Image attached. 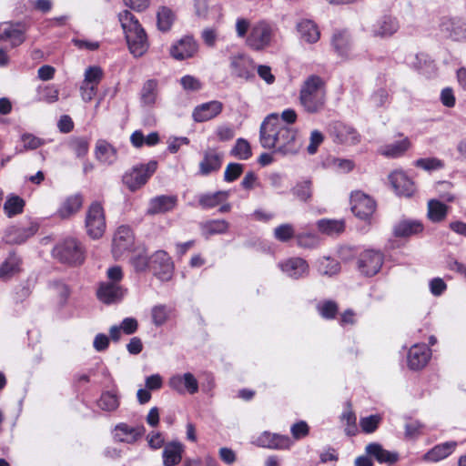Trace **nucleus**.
Listing matches in <instances>:
<instances>
[{
  "instance_id": "32",
  "label": "nucleus",
  "mask_w": 466,
  "mask_h": 466,
  "mask_svg": "<svg viewBox=\"0 0 466 466\" xmlns=\"http://www.w3.org/2000/svg\"><path fill=\"white\" fill-rule=\"evenodd\" d=\"M95 153L96 159L106 165H111L116 159V148L103 139L96 142Z\"/></svg>"
},
{
  "instance_id": "48",
  "label": "nucleus",
  "mask_w": 466,
  "mask_h": 466,
  "mask_svg": "<svg viewBox=\"0 0 466 466\" xmlns=\"http://www.w3.org/2000/svg\"><path fill=\"white\" fill-rule=\"evenodd\" d=\"M450 36L455 41H466V21L452 19L450 23Z\"/></svg>"
},
{
  "instance_id": "22",
  "label": "nucleus",
  "mask_w": 466,
  "mask_h": 466,
  "mask_svg": "<svg viewBox=\"0 0 466 466\" xmlns=\"http://www.w3.org/2000/svg\"><path fill=\"white\" fill-rule=\"evenodd\" d=\"M223 161V154L215 148H208L204 151L203 158L199 162V174L208 176L211 173L218 172Z\"/></svg>"
},
{
  "instance_id": "60",
  "label": "nucleus",
  "mask_w": 466,
  "mask_h": 466,
  "mask_svg": "<svg viewBox=\"0 0 466 466\" xmlns=\"http://www.w3.org/2000/svg\"><path fill=\"white\" fill-rule=\"evenodd\" d=\"M252 27L250 21L244 17H238L236 20L235 29L238 38H247L250 28Z\"/></svg>"
},
{
  "instance_id": "39",
  "label": "nucleus",
  "mask_w": 466,
  "mask_h": 466,
  "mask_svg": "<svg viewBox=\"0 0 466 466\" xmlns=\"http://www.w3.org/2000/svg\"><path fill=\"white\" fill-rule=\"evenodd\" d=\"M21 258L15 253L9 254L0 267V278L7 279L20 270Z\"/></svg>"
},
{
  "instance_id": "54",
  "label": "nucleus",
  "mask_w": 466,
  "mask_h": 466,
  "mask_svg": "<svg viewBox=\"0 0 466 466\" xmlns=\"http://www.w3.org/2000/svg\"><path fill=\"white\" fill-rule=\"evenodd\" d=\"M415 166L426 171H432L442 168L443 162L436 157L420 158L415 161Z\"/></svg>"
},
{
  "instance_id": "55",
  "label": "nucleus",
  "mask_w": 466,
  "mask_h": 466,
  "mask_svg": "<svg viewBox=\"0 0 466 466\" xmlns=\"http://www.w3.org/2000/svg\"><path fill=\"white\" fill-rule=\"evenodd\" d=\"M243 172V165L229 163L224 172V180L227 182L235 181Z\"/></svg>"
},
{
  "instance_id": "20",
  "label": "nucleus",
  "mask_w": 466,
  "mask_h": 466,
  "mask_svg": "<svg viewBox=\"0 0 466 466\" xmlns=\"http://www.w3.org/2000/svg\"><path fill=\"white\" fill-rule=\"evenodd\" d=\"M168 386L180 394H194L198 390V382L190 372L172 376L168 380Z\"/></svg>"
},
{
  "instance_id": "49",
  "label": "nucleus",
  "mask_w": 466,
  "mask_h": 466,
  "mask_svg": "<svg viewBox=\"0 0 466 466\" xmlns=\"http://www.w3.org/2000/svg\"><path fill=\"white\" fill-rule=\"evenodd\" d=\"M293 195L300 201L307 202L312 197V188L310 180H303L299 182L292 188Z\"/></svg>"
},
{
  "instance_id": "57",
  "label": "nucleus",
  "mask_w": 466,
  "mask_h": 466,
  "mask_svg": "<svg viewBox=\"0 0 466 466\" xmlns=\"http://www.w3.org/2000/svg\"><path fill=\"white\" fill-rule=\"evenodd\" d=\"M21 142L23 143V147L25 150H33L44 145V140L41 138L32 135V134H23L21 136Z\"/></svg>"
},
{
  "instance_id": "1",
  "label": "nucleus",
  "mask_w": 466,
  "mask_h": 466,
  "mask_svg": "<svg viewBox=\"0 0 466 466\" xmlns=\"http://www.w3.org/2000/svg\"><path fill=\"white\" fill-rule=\"evenodd\" d=\"M259 141L264 148H275V152L283 156L294 155L299 148L295 130L282 123L276 113L268 115L261 123Z\"/></svg>"
},
{
  "instance_id": "24",
  "label": "nucleus",
  "mask_w": 466,
  "mask_h": 466,
  "mask_svg": "<svg viewBox=\"0 0 466 466\" xmlns=\"http://www.w3.org/2000/svg\"><path fill=\"white\" fill-rule=\"evenodd\" d=\"M25 27L21 24L3 23L0 25V40H10L13 47L25 41Z\"/></svg>"
},
{
  "instance_id": "44",
  "label": "nucleus",
  "mask_w": 466,
  "mask_h": 466,
  "mask_svg": "<svg viewBox=\"0 0 466 466\" xmlns=\"http://www.w3.org/2000/svg\"><path fill=\"white\" fill-rule=\"evenodd\" d=\"M25 206L24 200L18 196L7 198L4 204V211L8 218H12L23 212Z\"/></svg>"
},
{
  "instance_id": "26",
  "label": "nucleus",
  "mask_w": 466,
  "mask_h": 466,
  "mask_svg": "<svg viewBox=\"0 0 466 466\" xmlns=\"http://www.w3.org/2000/svg\"><path fill=\"white\" fill-rule=\"evenodd\" d=\"M365 452L373 457L379 463L394 464L399 461V453L385 450L378 442H370L365 447Z\"/></svg>"
},
{
  "instance_id": "59",
  "label": "nucleus",
  "mask_w": 466,
  "mask_h": 466,
  "mask_svg": "<svg viewBox=\"0 0 466 466\" xmlns=\"http://www.w3.org/2000/svg\"><path fill=\"white\" fill-rule=\"evenodd\" d=\"M290 432L295 440H300L308 436L309 427L304 420H299L290 427Z\"/></svg>"
},
{
  "instance_id": "35",
  "label": "nucleus",
  "mask_w": 466,
  "mask_h": 466,
  "mask_svg": "<svg viewBox=\"0 0 466 466\" xmlns=\"http://www.w3.org/2000/svg\"><path fill=\"white\" fill-rule=\"evenodd\" d=\"M423 230V225L419 220L403 219L394 226L396 237H410Z\"/></svg>"
},
{
  "instance_id": "51",
  "label": "nucleus",
  "mask_w": 466,
  "mask_h": 466,
  "mask_svg": "<svg viewBox=\"0 0 466 466\" xmlns=\"http://www.w3.org/2000/svg\"><path fill=\"white\" fill-rule=\"evenodd\" d=\"M68 146L70 149L75 152L76 157H81L87 153L89 143L85 137H72L68 141Z\"/></svg>"
},
{
  "instance_id": "15",
  "label": "nucleus",
  "mask_w": 466,
  "mask_h": 466,
  "mask_svg": "<svg viewBox=\"0 0 466 466\" xmlns=\"http://www.w3.org/2000/svg\"><path fill=\"white\" fill-rule=\"evenodd\" d=\"M145 431L143 425L133 427L120 422L115 426L112 434L115 441L133 444L144 435Z\"/></svg>"
},
{
  "instance_id": "61",
  "label": "nucleus",
  "mask_w": 466,
  "mask_h": 466,
  "mask_svg": "<svg viewBox=\"0 0 466 466\" xmlns=\"http://www.w3.org/2000/svg\"><path fill=\"white\" fill-rule=\"evenodd\" d=\"M297 244L302 248H313L318 244V238L312 233H300L296 235Z\"/></svg>"
},
{
  "instance_id": "40",
  "label": "nucleus",
  "mask_w": 466,
  "mask_h": 466,
  "mask_svg": "<svg viewBox=\"0 0 466 466\" xmlns=\"http://www.w3.org/2000/svg\"><path fill=\"white\" fill-rule=\"evenodd\" d=\"M82 206V198L79 195L67 198L58 209V214L62 218H67L76 213Z\"/></svg>"
},
{
  "instance_id": "16",
  "label": "nucleus",
  "mask_w": 466,
  "mask_h": 466,
  "mask_svg": "<svg viewBox=\"0 0 466 466\" xmlns=\"http://www.w3.org/2000/svg\"><path fill=\"white\" fill-rule=\"evenodd\" d=\"M279 267L286 276L293 279L306 278L309 273L308 262L299 257L287 258L279 262Z\"/></svg>"
},
{
  "instance_id": "62",
  "label": "nucleus",
  "mask_w": 466,
  "mask_h": 466,
  "mask_svg": "<svg viewBox=\"0 0 466 466\" xmlns=\"http://www.w3.org/2000/svg\"><path fill=\"white\" fill-rule=\"evenodd\" d=\"M323 140H324V136L320 131H319L317 129L311 131L310 137H309V144L307 147L308 153L310 155L315 154L318 150V147H319V145H321Z\"/></svg>"
},
{
  "instance_id": "25",
  "label": "nucleus",
  "mask_w": 466,
  "mask_h": 466,
  "mask_svg": "<svg viewBox=\"0 0 466 466\" xmlns=\"http://www.w3.org/2000/svg\"><path fill=\"white\" fill-rule=\"evenodd\" d=\"M389 179L395 192L399 196L410 197L415 191L414 183L402 171H394L389 176Z\"/></svg>"
},
{
  "instance_id": "28",
  "label": "nucleus",
  "mask_w": 466,
  "mask_h": 466,
  "mask_svg": "<svg viewBox=\"0 0 466 466\" xmlns=\"http://www.w3.org/2000/svg\"><path fill=\"white\" fill-rule=\"evenodd\" d=\"M177 202V198L176 196H157L150 199L147 213L156 215L168 212L176 207Z\"/></svg>"
},
{
  "instance_id": "14",
  "label": "nucleus",
  "mask_w": 466,
  "mask_h": 466,
  "mask_svg": "<svg viewBox=\"0 0 466 466\" xmlns=\"http://www.w3.org/2000/svg\"><path fill=\"white\" fill-rule=\"evenodd\" d=\"M154 274L162 281H167L173 274V262L168 254L164 250L157 251L150 260Z\"/></svg>"
},
{
  "instance_id": "18",
  "label": "nucleus",
  "mask_w": 466,
  "mask_h": 466,
  "mask_svg": "<svg viewBox=\"0 0 466 466\" xmlns=\"http://www.w3.org/2000/svg\"><path fill=\"white\" fill-rule=\"evenodd\" d=\"M431 357V350L426 344H415L408 352V366L410 370L423 369Z\"/></svg>"
},
{
  "instance_id": "6",
  "label": "nucleus",
  "mask_w": 466,
  "mask_h": 466,
  "mask_svg": "<svg viewBox=\"0 0 466 466\" xmlns=\"http://www.w3.org/2000/svg\"><path fill=\"white\" fill-rule=\"evenodd\" d=\"M229 68L231 76L234 77L245 81H252L255 78V62L245 53L232 55L229 57Z\"/></svg>"
},
{
  "instance_id": "33",
  "label": "nucleus",
  "mask_w": 466,
  "mask_h": 466,
  "mask_svg": "<svg viewBox=\"0 0 466 466\" xmlns=\"http://www.w3.org/2000/svg\"><path fill=\"white\" fill-rule=\"evenodd\" d=\"M410 147V142L408 137H403L401 140L389 143L380 147L379 152L387 157L396 158L402 156Z\"/></svg>"
},
{
  "instance_id": "50",
  "label": "nucleus",
  "mask_w": 466,
  "mask_h": 466,
  "mask_svg": "<svg viewBox=\"0 0 466 466\" xmlns=\"http://www.w3.org/2000/svg\"><path fill=\"white\" fill-rule=\"evenodd\" d=\"M274 238L280 242H287L296 238L294 228L291 224H281L274 229Z\"/></svg>"
},
{
  "instance_id": "17",
  "label": "nucleus",
  "mask_w": 466,
  "mask_h": 466,
  "mask_svg": "<svg viewBox=\"0 0 466 466\" xmlns=\"http://www.w3.org/2000/svg\"><path fill=\"white\" fill-rule=\"evenodd\" d=\"M126 290L123 287L114 281L101 282L96 296L98 299L105 304H114L119 302L125 296Z\"/></svg>"
},
{
  "instance_id": "43",
  "label": "nucleus",
  "mask_w": 466,
  "mask_h": 466,
  "mask_svg": "<svg viewBox=\"0 0 466 466\" xmlns=\"http://www.w3.org/2000/svg\"><path fill=\"white\" fill-rule=\"evenodd\" d=\"M157 18L158 29L162 32H167L173 25L175 16L169 8L163 6L157 11Z\"/></svg>"
},
{
  "instance_id": "27",
  "label": "nucleus",
  "mask_w": 466,
  "mask_h": 466,
  "mask_svg": "<svg viewBox=\"0 0 466 466\" xmlns=\"http://www.w3.org/2000/svg\"><path fill=\"white\" fill-rule=\"evenodd\" d=\"M296 28L301 41L315 44L319 40L320 32L314 21L302 19L297 23Z\"/></svg>"
},
{
  "instance_id": "45",
  "label": "nucleus",
  "mask_w": 466,
  "mask_h": 466,
  "mask_svg": "<svg viewBox=\"0 0 466 466\" xmlns=\"http://www.w3.org/2000/svg\"><path fill=\"white\" fill-rule=\"evenodd\" d=\"M230 153L232 156L241 160H247L252 155L250 145L244 138H238L236 141V144Z\"/></svg>"
},
{
  "instance_id": "10",
  "label": "nucleus",
  "mask_w": 466,
  "mask_h": 466,
  "mask_svg": "<svg viewBox=\"0 0 466 466\" xmlns=\"http://www.w3.org/2000/svg\"><path fill=\"white\" fill-rule=\"evenodd\" d=\"M134 246V235L130 228L120 226L113 238L112 253L116 259L129 253Z\"/></svg>"
},
{
  "instance_id": "19",
  "label": "nucleus",
  "mask_w": 466,
  "mask_h": 466,
  "mask_svg": "<svg viewBox=\"0 0 466 466\" xmlns=\"http://www.w3.org/2000/svg\"><path fill=\"white\" fill-rule=\"evenodd\" d=\"M224 105L218 100H212L197 106L192 117L195 122L201 123L217 117L222 112Z\"/></svg>"
},
{
  "instance_id": "23",
  "label": "nucleus",
  "mask_w": 466,
  "mask_h": 466,
  "mask_svg": "<svg viewBox=\"0 0 466 466\" xmlns=\"http://www.w3.org/2000/svg\"><path fill=\"white\" fill-rule=\"evenodd\" d=\"M255 443L262 448L283 450L290 447L291 441L288 436L264 431L257 438Z\"/></svg>"
},
{
  "instance_id": "58",
  "label": "nucleus",
  "mask_w": 466,
  "mask_h": 466,
  "mask_svg": "<svg viewBox=\"0 0 466 466\" xmlns=\"http://www.w3.org/2000/svg\"><path fill=\"white\" fill-rule=\"evenodd\" d=\"M180 84L186 91L196 92L202 88V84L199 79L190 75L181 77Z\"/></svg>"
},
{
  "instance_id": "37",
  "label": "nucleus",
  "mask_w": 466,
  "mask_h": 466,
  "mask_svg": "<svg viewBox=\"0 0 466 466\" xmlns=\"http://www.w3.org/2000/svg\"><path fill=\"white\" fill-rule=\"evenodd\" d=\"M200 228L202 234L208 238L212 235L226 233L229 224L225 219H212L201 223Z\"/></svg>"
},
{
  "instance_id": "8",
  "label": "nucleus",
  "mask_w": 466,
  "mask_h": 466,
  "mask_svg": "<svg viewBox=\"0 0 466 466\" xmlns=\"http://www.w3.org/2000/svg\"><path fill=\"white\" fill-rule=\"evenodd\" d=\"M400 28V23L399 18L390 13H385L380 15L373 23L370 34L376 38L388 39L397 34Z\"/></svg>"
},
{
  "instance_id": "11",
  "label": "nucleus",
  "mask_w": 466,
  "mask_h": 466,
  "mask_svg": "<svg viewBox=\"0 0 466 466\" xmlns=\"http://www.w3.org/2000/svg\"><path fill=\"white\" fill-rule=\"evenodd\" d=\"M329 132L334 142L339 144L355 145L360 140V136L354 127L340 121L330 123Z\"/></svg>"
},
{
  "instance_id": "53",
  "label": "nucleus",
  "mask_w": 466,
  "mask_h": 466,
  "mask_svg": "<svg viewBox=\"0 0 466 466\" xmlns=\"http://www.w3.org/2000/svg\"><path fill=\"white\" fill-rule=\"evenodd\" d=\"M169 316V309L165 305H157L151 310L152 321L156 326L163 325Z\"/></svg>"
},
{
  "instance_id": "12",
  "label": "nucleus",
  "mask_w": 466,
  "mask_h": 466,
  "mask_svg": "<svg viewBox=\"0 0 466 466\" xmlns=\"http://www.w3.org/2000/svg\"><path fill=\"white\" fill-rule=\"evenodd\" d=\"M383 264V256L377 250H365L358 258V268L365 276L371 277L377 274Z\"/></svg>"
},
{
  "instance_id": "31",
  "label": "nucleus",
  "mask_w": 466,
  "mask_h": 466,
  "mask_svg": "<svg viewBox=\"0 0 466 466\" xmlns=\"http://www.w3.org/2000/svg\"><path fill=\"white\" fill-rule=\"evenodd\" d=\"M332 46L339 56L346 57L349 56L351 46V37L347 30H339L333 34Z\"/></svg>"
},
{
  "instance_id": "34",
  "label": "nucleus",
  "mask_w": 466,
  "mask_h": 466,
  "mask_svg": "<svg viewBox=\"0 0 466 466\" xmlns=\"http://www.w3.org/2000/svg\"><path fill=\"white\" fill-rule=\"evenodd\" d=\"M456 447V441H446L438 444L424 455V459L431 461H441L451 455Z\"/></svg>"
},
{
  "instance_id": "36",
  "label": "nucleus",
  "mask_w": 466,
  "mask_h": 466,
  "mask_svg": "<svg viewBox=\"0 0 466 466\" xmlns=\"http://www.w3.org/2000/svg\"><path fill=\"white\" fill-rule=\"evenodd\" d=\"M448 209L449 207L440 200L431 199L428 201L427 216L431 221L438 223L445 219Z\"/></svg>"
},
{
  "instance_id": "47",
  "label": "nucleus",
  "mask_w": 466,
  "mask_h": 466,
  "mask_svg": "<svg viewBox=\"0 0 466 466\" xmlns=\"http://www.w3.org/2000/svg\"><path fill=\"white\" fill-rule=\"evenodd\" d=\"M227 194L222 191H218L212 194H203L199 196V205L203 208H212L217 207L224 198Z\"/></svg>"
},
{
  "instance_id": "5",
  "label": "nucleus",
  "mask_w": 466,
  "mask_h": 466,
  "mask_svg": "<svg viewBox=\"0 0 466 466\" xmlns=\"http://www.w3.org/2000/svg\"><path fill=\"white\" fill-rule=\"evenodd\" d=\"M275 36L273 26L266 21H258L252 25L245 44L254 51H263L269 47Z\"/></svg>"
},
{
  "instance_id": "56",
  "label": "nucleus",
  "mask_w": 466,
  "mask_h": 466,
  "mask_svg": "<svg viewBox=\"0 0 466 466\" xmlns=\"http://www.w3.org/2000/svg\"><path fill=\"white\" fill-rule=\"evenodd\" d=\"M103 76V71L99 66H89L85 72L86 84L95 85L97 86Z\"/></svg>"
},
{
  "instance_id": "21",
  "label": "nucleus",
  "mask_w": 466,
  "mask_h": 466,
  "mask_svg": "<svg viewBox=\"0 0 466 466\" xmlns=\"http://www.w3.org/2000/svg\"><path fill=\"white\" fill-rule=\"evenodd\" d=\"M198 49V45L192 36H184L170 47V55L177 60L192 57Z\"/></svg>"
},
{
  "instance_id": "4",
  "label": "nucleus",
  "mask_w": 466,
  "mask_h": 466,
  "mask_svg": "<svg viewBox=\"0 0 466 466\" xmlns=\"http://www.w3.org/2000/svg\"><path fill=\"white\" fill-rule=\"evenodd\" d=\"M52 254L55 258L68 265H80L85 259L84 248L74 238H67L56 245Z\"/></svg>"
},
{
  "instance_id": "64",
  "label": "nucleus",
  "mask_w": 466,
  "mask_h": 466,
  "mask_svg": "<svg viewBox=\"0 0 466 466\" xmlns=\"http://www.w3.org/2000/svg\"><path fill=\"white\" fill-rule=\"evenodd\" d=\"M319 314L325 319H333L337 313L338 308L335 302L326 301L318 306Z\"/></svg>"
},
{
  "instance_id": "46",
  "label": "nucleus",
  "mask_w": 466,
  "mask_h": 466,
  "mask_svg": "<svg viewBox=\"0 0 466 466\" xmlns=\"http://www.w3.org/2000/svg\"><path fill=\"white\" fill-rule=\"evenodd\" d=\"M98 406L104 410L113 411L119 406L118 396L114 391H106L102 393Z\"/></svg>"
},
{
  "instance_id": "41",
  "label": "nucleus",
  "mask_w": 466,
  "mask_h": 466,
  "mask_svg": "<svg viewBox=\"0 0 466 466\" xmlns=\"http://www.w3.org/2000/svg\"><path fill=\"white\" fill-rule=\"evenodd\" d=\"M318 271L323 276H334L340 270L339 263L329 257H323L318 260Z\"/></svg>"
},
{
  "instance_id": "2",
  "label": "nucleus",
  "mask_w": 466,
  "mask_h": 466,
  "mask_svg": "<svg viewBox=\"0 0 466 466\" xmlns=\"http://www.w3.org/2000/svg\"><path fill=\"white\" fill-rule=\"evenodd\" d=\"M118 20L125 33L130 53L136 56H143L148 49L147 36L138 20L128 10L118 14Z\"/></svg>"
},
{
  "instance_id": "52",
  "label": "nucleus",
  "mask_w": 466,
  "mask_h": 466,
  "mask_svg": "<svg viewBox=\"0 0 466 466\" xmlns=\"http://www.w3.org/2000/svg\"><path fill=\"white\" fill-rule=\"evenodd\" d=\"M381 417L380 415H370L368 417L360 418V426L363 432L372 433L378 429Z\"/></svg>"
},
{
  "instance_id": "38",
  "label": "nucleus",
  "mask_w": 466,
  "mask_h": 466,
  "mask_svg": "<svg viewBox=\"0 0 466 466\" xmlns=\"http://www.w3.org/2000/svg\"><path fill=\"white\" fill-rule=\"evenodd\" d=\"M130 142L137 148L144 145L153 147L159 142V136L157 132H151L146 137L141 130H136L130 136Z\"/></svg>"
},
{
  "instance_id": "7",
  "label": "nucleus",
  "mask_w": 466,
  "mask_h": 466,
  "mask_svg": "<svg viewBox=\"0 0 466 466\" xmlns=\"http://www.w3.org/2000/svg\"><path fill=\"white\" fill-rule=\"evenodd\" d=\"M157 167V162L155 160H151L146 165L135 167L131 171L126 173L123 181L131 191H135L147 183L148 178L156 172Z\"/></svg>"
},
{
  "instance_id": "30",
  "label": "nucleus",
  "mask_w": 466,
  "mask_h": 466,
  "mask_svg": "<svg viewBox=\"0 0 466 466\" xmlns=\"http://www.w3.org/2000/svg\"><path fill=\"white\" fill-rule=\"evenodd\" d=\"M184 445L179 441H171L165 445L162 458L164 466L177 465L182 460Z\"/></svg>"
},
{
  "instance_id": "42",
  "label": "nucleus",
  "mask_w": 466,
  "mask_h": 466,
  "mask_svg": "<svg viewBox=\"0 0 466 466\" xmlns=\"http://www.w3.org/2000/svg\"><path fill=\"white\" fill-rule=\"evenodd\" d=\"M318 228L328 235H338L344 230L345 225L342 220L320 219L318 221Z\"/></svg>"
},
{
  "instance_id": "3",
  "label": "nucleus",
  "mask_w": 466,
  "mask_h": 466,
  "mask_svg": "<svg viewBox=\"0 0 466 466\" xmlns=\"http://www.w3.org/2000/svg\"><path fill=\"white\" fill-rule=\"evenodd\" d=\"M299 102L305 111L315 114L324 108L326 103L325 82L316 75L309 76L302 84Z\"/></svg>"
},
{
  "instance_id": "9",
  "label": "nucleus",
  "mask_w": 466,
  "mask_h": 466,
  "mask_svg": "<svg viewBox=\"0 0 466 466\" xmlns=\"http://www.w3.org/2000/svg\"><path fill=\"white\" fill-rule=\"evenodd\" d=\"M86 228L87 234L94 239L103 236L106 229V219L102 206L94 202L90 205L86 217Z\"/></svg>"
},
{
  "instance_id": "13",
  "label": "nucleus",
  "mask_w": 466,
  "mask_h": 466,
  "mask_svg": "<svg viewBox=\"0 0 466 466\" xmlns=\"http://www.w3.org/2000/svg\"><path fill=\"white\" fill-rule=\"evenodd\" d=\"M351 210L360 219H368L376 208L375 201L361 191H355L350 196Z\"/></svg>"
},
{
  "instance_id": "29",
  "label": "nucleus",
  "mask_w": 466,
  "mask_h": 466,
  "mask_svg": "<svg viewBox=\"0 0 466 466\" xmlns=\"http://www.w3.org/2000/svg\"><path fill=\"white\" fill-rule=\"evenodd\" d=\"M159 96V85L157 79L147 80L140 90V102L142 106H154Z\"/></svg>"
},
{
  "instance_id": "63",
  "label": "nucleus",
  "mask_w": 466,
  "mask_h": 466,
  "mask_svg": "<svg viewBox=\"0 0 466 466\" xmlns=\"http://www.w3.org/2000/svg\"><path fill=\"white\" fill-rule=\"evenodd\" d=\"M331 165L334 169L340 173H349L355 167L354 162L352 160L339 157L333 158L331 161Z\"/></svg>"
}]
</instances>
